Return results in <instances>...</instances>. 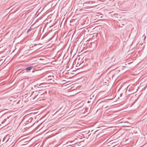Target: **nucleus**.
Here are the masks:
<instances>
[{
	"instance_id": "obj_1",
	"label": "nucleus",
	"mask_w": 147,
	"mask_h": 147,
	"mask_svg": "<svg viewBox=\"0 0 147 147\" xmlns=\"http://www.w3.org/2000/svg\"><path fill=\"white\" fill-rule=\"evenodd\" d=\"M32 67H33L31 66H29L26 68V70L27 71L30 70L32 69Z\"/></svg>"
},
{
	"instance_id": "obj_2",
	"label": "nucleus",
	"mask_w": 147,
	"mask_h": 147,
	"mask_svg": "<svg viewBox=\"0 0 147 147\" xmlns=\"http://www.w3.org/2000/svg\"><path fill=\"white\" fill-rule=\"evenodd\" d=\"M32 30V29L31 28H30L27 30V33H28L31 30Z\"/></svg>"
},
{
	"instance_id": "obj_3",
	"label": "nucleus",
	"mask_w": 147,
	"mask_h": 147,
	"mask_svg": "<svg viewBox=\"0 0 147 147\" xmlns=\"http://www.w3.org/2000/svg\"><path fill=\"white\" fill-rule=\"evenodd\" d=\"M25 143V144H22V145H25V144H26L27 143V142H24Z\"/></svg>"
},
{
	"instance_id": "obj_4",
	"label": "nucleus",
	"mask_w": 147,
	"mask_h": 147,
	"mask_svg": "<svg viewBox=\"0 0 147 147\" xmlns=\"http://www.w3.org/2000/svg\"><path fill=\"white\" fill-rule=\"evenodd\" d=\"M39 93H40V94H44V92H39Z\"/></svg>"
},
{
	"instance_id": "obj_5",
	"label": "nucleus",
	"mask_w": 147,
	"mask_h": 147,
	"mask_svg": "<svg viewBox=\"0 0 147 147\" xmlns=\"http://www.w3.org/2000/svg\"><path fill=\"white\" fill-rule=\"evenodd\" d=\"M146 18H147V17H146Z\"/></svg>"
}]
</instances>
